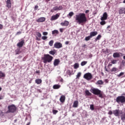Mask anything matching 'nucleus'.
I'll return each instance as SVG.
<instances>
[{"instance_id": "f257e3e1", "label": "nucleus", "mask_w": 125, "mask_h": 125, "mask_svg": "<svg viewBox=\"0 0 125 125\" xmlns=\"http://www.w3.org/2000/svg\"><path fill=\"white\" fill-rule=\"evenodd\" d=\"M75 21L78 24H83L86 23L87 19L84 13H80L79 15H76Z\"/></svg>"}, {"instance_id": "f03ea898", "label": "nucleus", "mask_w": 125, "mask_h": 125, "mask_svg": "<svg viewBox=\"0 0 125 125\" xmlns=\"http://www.w3.org/2000/svg\"><path fill=\"white\" fill-rule=\"evenodd\" d=\"M90 92L95 95H99L100 98H103V92L99 89L94 88L90 90Z\"/></svg>"}, {"instance_id": "7ed1b4c3", "label": "nucleus", "mask_w": 125, "mask_h": 125, "mask_svg": "<svg viewBox=\"0 0 125 125\" xmlns=\"http://www.w3.org/2000/svg\"><path fill=\"white\" fill-rule=\"evenodd\" d=\"M52 60H53V57L50 55H44V57L43 58V63H45V64H46V63H51V62H52Z\"/></svg>"}, {"instance_id": "20e7f679", "label": "nucleus", "mask_w": 125, "mask_h": 125, "mask_svg": "<svg viewBox=\"0 0 125 125\" xmlns=\"http://www.w3.org/2000/svg\"><path fill=\"white\" fill-rule=\"evenodd\" d=\"M17 110V107L14 104H11L8 106V110L6 111V114L9 113H15V111Z\"/></svg>"}, {"instance_id": "39448f33", "label": "nucleus", "mask_w": 125, "mask_h": 125, "mask_svg": "<svg viewBox=\"0 0 125 125\" xmlns=\"http://www.w3.org/2000/svg\"><path fill=\"white\" fill-rule=\"evenodd\" d=\"M116 102L118 104L124 105L125 103V97L124 96H119L116 99Z\"/></svg>"}, {"instance_id": "423d86ee", "label": "nucleus", "mask_w": 125, "mask_h": 125, "mask_svg": "<svg viewBox=\"0 0 125 125\" xmlns=\"http://www.w3.org/2000/svg\"><path fill=\"white\" fill-rule=\"evenodd\" d=\"M62 8H63V7H62V5L60 6H56L54 7L52 9H51L50 11L51 12H54V11H59L60 10H62Z\"/></svg>"}, {"instance_id": "0eeeda50", "label": "nucleus", "mask_w": 125, "mask_h": 125, "mask_svg": "<svg viewBox=\"0 0 125 125\" xmlns=\"http://www.w3.org/2000/svg\"><path fill=\"white\" fill-rule=\"evenodd\" d=\"M83 78L87 81H90V80H92V74L90 73H85L83 75Z\"/></svg>"}, {"instance_id": "6e6552de", "label": "nucleus", "mask_w": 125, "mask_h": 125, "mask_svg": "<svg viewBox=\"0 0 125 125\" xmlns=\"http://www.w3.org/2000/svg\"><path fill=\"white\" fill-rule=\"evenodd\" d=\"M113 113L115 117H120V115L123 114V111H121V112L120 113L119 109H115L113 111Z\"/></svg>"}, {"instance_id": "1a4fd4ad", "label": "nucleus", "mask_w": 125, "mask_h": 125, "mask_svg": "<svg viewBox=\"0 0 125 125\" xmlns=\"http://www.w3.org/2000/svg\"><path fill=\"white\" fill-rule=\"evenodd\" d=\"M62 43L59 42H56L54 44V47H55V48L59 49V48H62Z\"/></svg>"}, {"instance_id": "9d476101", "label": "nucleus", "mask_w": 125, "mask_h": 125, "mask_svg": "<svg viewBox=\"0 0 125 125\" xmlns=\"http://www.w3.org/2000/svg\"><path fill=\"white\" fill-rule=\"evenodd\" d=\"M25 44V40H22L21 42L17 43V45L20 48L23 47V45Z\"/></svg>"}, {"instance_id": "9b49d317", "label": "nucleus", "mask_w": 125, "mask_h": 125, "mask_svg": "<svg viewBox=\"0 0 125 125\" xmlns=\"http://www.w3.org/2000/svg\"><path fill=\"white\" fill-rule=\"evenodd\" d=\"M107 18H108V14L106 12H104L103 15V17L101 18V21L107 20Z\"/></svg>"}, {"instance_id": "f8f14e48", "label": "nucleus", "mask_w": 125, "mask_h": 125, "mask_svg": "<svg viewBox=\"0 0 125 125\" xmlns=\"http://www.w3.org/2000/svg\"><path fill=\"white\" fill-rule=\"evenodd\" d=\"M60 15L58 14H56L55 15H53L52 16V17L50 19L51 21H54V20H57L58 18H59V17Z\"/></svg>"}, {"instance_id": "ddd939ff", "label": "nucleus", "mask_w": 125, "mask_h": 125, "mask_svg": "<svg viewBox=\"0 0 125 125\" xmlns=\"http://www.w3.org/2000/svg\"><path fill=\"white\" fill-rule=\"evenodd\" d=\"M60 64V60L59 59H56L54 61L53 65L55 67L58 66Z\"/></svg>"}, {"instance_id": "4468645a", "label": "nucleus", "mask_w": 125, "mask_h": 125, "mask_svg": "<svg viewBox=\"0 0 125 125\" xmlns=\"http://www.w3.org/2000/svg\"><path fill=\"white\" fill-rule=\"evenodd\" d=\"M112 66H113V63L111 62H109L107 65V68H107V66H105V69L106 72H110V67H112Z\"/></svg>"}, {"instance_id": "2eb2a0df", "label": "nucleus", "mask_w": 125, "mask_h": 125, "mask_svg": "<svg viewBox=\"0 0 125 125\" xmlns=\"http://www.w3.org/2000/svg\"><path fill=\"white\" fill-rule=\"evenodd\" d=\"M6 7L8 8H11V0H7L6 1Z\"/></svg>"}, {"instance_id": "dca6fc26", "label": "nucleus", "mask_w": 125, "mask_h": 125, "mask_svg": "<svg viewBox=\"0 0 125 125\" xmlns=\"http://www.w3.org/2000/svg\"><path fill=\"white\" fill-rule=\"evenodd\" d=\"M98 32L97 31H92L90 33V36L91 38L92 37H95V36H97Z\"/></svg>"}, {"instance_id": "f3484780", "label": "nucleus", "mask_w": 125, "mask_h": 125, "mask_svg": "<svg viewBox=\"0 0 125 125\" xmlns=\"http://www.w3.org/2000/svg\"><path fill=\"white\" fill-rule=\"evenodd\" d=\"M66 100V97L64 95H62L60 98V101L61 103H64L65 100Z\"/></svg>"}, {"instance_id": "a211bd4d", "label": "nucleus", "mask_w": 125, "mask_h": 125, "mask_svg": "<svg viewBox=\"0 0 125 125\" xmlns=\"http://www.w3.org/2000/svg\"><path fill=\"white\" fill-rule=\"evenodd\" d=\"M119 14H125V7H122L119 10Z\"/></svg>"}, {"instance_id": "6ab92c4d", "label": "nucleus", "mask_w": 125, "mask_h": 125, "mask_svg": "<svg viewBox=\"0 0 125 125\" xmlns=\"http://www.w3.org/2000/svg\"><path fill=\"white\" fill-rule=\"evenodd\" d=\"M61 26L66 27L69 25V21H64L63 22L61 23Z\"/></svg>"}, {"instance_id": "aec40b11", "label": "nucleus", "mask_w": 125, "mask_h": 125, "mask_svg": "<svg viewBox=\"0 0 125 125\" xmlns=\"http://www.w3.org/2000/svg\"><path fill=\"white\" fill-rule=\"evenodd\" d=\"M37 22H44L45 21V18L44 17H41L38 20H36Z\"/></svg>"}, {"instance_id": "412c9836", "label": "nucleus", "mask_w": 125, "mask_h": 125, "mask_svg": "<svg viewBox=\"0 0 125 125\" xmlns=\"http://www.w3.org/2000/svg\"><path fill=\"white\" fill-rule=\"evenodd\" d=\"M113 56L114 58H119L121 57V55L120 54V53L116 52L113 53Z\"/></svg>"}, {"instance_id": "4be33fe9", "label": "nucleus", "mask_w": 125, "mask_h": 125, "mask_svg": "<svg viewBox=\"0 0 125 125\" xmlns=\"http://www.w3.org/2000/svg\"><path fill=\"white\" fill-rule=\"evenodd\" d=\"M79 106V101H75L73 103V108H77Z\"/></svg>"}, {"instance_id": "5701e85b", "label": "nucleus", "mask_w": 125, "mask_h": 125, "mask_svg": "<svg viewBox=\"0 0 125 125\" xmlns=\"http://www.w3.org/2000/svg\"><path fill=\"white\" fill-rule=\"evenodd\" d=\"M4 78H5V74L0 71V79H4Z\"/></svg>"}, {"instance_id": "b1692460", "label": "nucleus", "mask_w": 125, "mask_h": 125, "mask_svg": "<svg viewBox=\"0 0 125 125\" xmlns=\"http://www.w3.org/2000/svg\"><path fill=\"white\" fill-rule=\"evenodd\" d=\"M35 83L37 84H41L42 83V81L41 79H37L35 80Z\"/></svg>"}, {"instance_id": "393cba45", "label": "nucleus", "mask_w": 125, "mask_h": 125, "mask_svg": "<svg viewBox=\"0 0 125 125\" xmlns=\"http://www.w3.org/2000/svg\"><path fill=\"white\" fill-rule=\"evenodd\" d=\"M60 87H61V85L59 84H55L53 86L54 89H59Z\"/></svg>"}, {"instance_id": "a878e982", "label": "nucleus", "mask_w": 125, "mask_h": 125, "mask_svg": "<svg viewBox=\"0 0 125 125\" xmlns=\"http://www.w3.org/2000/svg\"><path fill=\"white\" fill-rule=\"evenodd\" d=\"M52 34L53 36H56L59 34V32L57 30H54L52 31Z\"/></svg>"}, {"instance_id": "bb28decb", "label": "nucleus", "mask_w": 125, "mask_h": 125, "mask_svg": "<svg viewBox=\"0 0 125 125\" xmlns=\"http://www.w3.org/2000/svg\"><path fill=\"white\" fill-rule=\"evenodd\" d=\"M125 113L121 115V120L123 121V122H125V108H124Z\"/></svg>"}, {"instance_id": "cd10ccee", "label": "nucleus", "mask_w": 125, "mask_h": 125, "mask_svg": "<svg viewBox=\"0 0 125 125\" xmlns=\"http://www.w3.org/2000/svg\"><path fill=\"white\" fill-rule=\"evenodd\" d=\"M55 53H56V50L54 49L53 51H50L49 52V54L51 55H55Z\"/></svg>"}, {"instance_id": "c85d7f7f", "label": "nucleus", "mask_w": 125, "mask_h": 125, "mask_svg": "<svg viewBox=\"0 0 125 125\" xmlns=\"http://www.w3.org/2000/svg\"><path fill=\"white\" fill-rule=\"evenodd\" d=\"M85 95H86L87 96H91V93L89 92V91L88 90H86L85 91Z\"/></svg>"}, {"instance_id": "c756f323", "label": "nucleus", "mask_w": 125, "mask_h": 125, "mask_svg": "<svg viewBox=\"0 0 125 125\" xmlns=\"http://www.w3.org/2000/svg\"><path fill=\"white\" fill-rule=\"evenodd\" d=\"M102 36L101 35H99L95 39V42H97V41H99V40H100V39H101L102 38Z\"/></svg>"}, {"instance_id": "7c9ffc66", "label": "nucleus", "mask_w": 125, "mask_h": 125, "mask_svg": "<svg viewBox=\"0 0 125 125\" xmlns=\"http://www.w3.org/2000/svg\"><path fill=\"white\" fill-rule=\"evenodd\" d=\"M74 69H78L79 67H80V64H79V63L76 62L74 64Z\"/></svg>"}, {"instance_id": "2f4dec72", "label": "nucleus", "mask_w": 125, "mask_h": 125, "mask_svg": "<svg viewBox=\"0 0 125 125\" xmlns=\"http://www.w3.org/2000/svg\"><path fill=\"white\" fill-rule=\"evenodd\" d=\"M104 82L102 80H99L97 82L96 84H103Z\"/></svg>"}, {"instance_id": "473e14b6", "label": "nucleus", "mask_w": 125, "mask_h": 125, "mask_svg": "<svg viewBox=\"0 0 125 125\" xmlns=\"http://www.w3.org/2000/svg\"><path fill=\"white\" fill-rule=\"evenodd\" d=\"M53 43H54V41H53V40H51V41L49 42V45H50V46H52V45H53Z\"/></svg>"}, {"instance_id": "72a5a7b5", "label": "nucleus", "mask_w": 125, "mask_h": 125, "mask_svg": "<svg viewBox=\"0 0 125 125\" xmlns=\"http://www.w3.org/2000/svg\"><path fill=\"white\" fill-rule=\"evenodd\" d=\"M87 64V61H83L81 62V66H84V65H86Z\"/></svg>"}, {"instance_id": "f704fd0d", "label": "nucleus", "mask_w": 125, "mask_h": 125, "mask_svg": "<svg viewBox=\"0 0 125 125\" xmlns=\"http://www.w3.org/2000/svg\"><path fill=\"white\" fill-rule=\"evenodd\" d=\"M110 71L111 72H117L118 71V69L116 67H113Z\"/></svg>"}, {"instance_id": "c9c22d12", "label": "nucleus", "mask_w": 125, "mask_h": 125, "mask_svg": "<svg viewBox=\"0 0 125 125\" xmlns=\"http://www.w3.org/2000/svg\"><path fill=\"white\" fill-rule=\"evenodd\" d=\"M91 39V37L90 36V35L88 37H86L85 38V41H86V42L89 41L90 39Z\"/></svg>"}, {"instance_id": "e433bc0d", "label": "nucleus", "mask_w": 125, "mask_h": 125, "mask_svg": "<svg viewBox=\"0 0 125 125\" xmlns=\"http://www.w3.org/2000/svg\"><path fill=\"white\" fill-rule=\"evenodd\" d=\"M16 55L19 54L20 53V49H17L15 50Z\"/></svg>"}, {"instance_id": "4c0bfd02", "label": "nucleus", "mask_w": 125, "mask_h": 125, "mask_svg": "<svg viewBox=\"0 0 125 125\" xmlns=\"http://www.w3.org/2000/svg\"><path fill=\"white\" fill-rule=\"evenodd\" d=\"M100 24L102 26H103L106 24V21H102L100 22Z\"/></svg>"}, {"instance_id": "58836bf2", "label": "nucleus", "mask_w": 125, "mask_h": 125, "mask_svg": "<svg viewBox=\"0 0 125 125\" xmlns=\"http://www.w3.org/2000/svg\"><path fill=\"white\" fill-rule=\"evenodd\" d=\"M90 110H91L92 111H93L94 110V105L93 104H91L90 105Z\"/></svg>"}, {"instance_id": "ea45409f", "label": "nucleus", "mask_w": 125, "mask_h": 125, "mask_svg": "<svg viewBox=\"0 0 125 125\" xmlns=\"http://www.w3.org/2000/svg\"><path fill=\"white\" fill-rule=\"evenodd\" d=\"M36 35L39 38H42V34L40 32H37Z\"/></svg>"}, {"instance_id": "a19ab883", "label": "nucleus", "mask_w": 125, "mask_h": 125, "mask_svg": "<svg viewBox=\"0 0 125 125\" xmlns=\"http://www.w3.org/2000/svg\"><path fill=\"white\" fill-rule=\"evenodd\" d=\"M81 76H82V73L79 72V73L77 74V79H79V78H80V77H81Z\"/></svg>"}, {"instance_id": "79ce46f5", "label": "nucleus", "mask_w": 125, "mask_h": 125, "mask_svg": "<svg viewBox=\"0 0 125 125\" xmlns=\"http://www.w3.org/2000/svg\"><path fill=\"white\" fill-rule=\"evenodd\" d=\"M125 75V72H121L119 75H117L118 77H122V76H124Z\"/></svg>"}, {"instance_id": "37998d69", "label": "nucleus", "mask_w": 125, "mask_h": 125, "mask_svg": "<svg viewBox=\"0 0 125 125\" xmlns=\"http://www.w3.org/2000/svg\"><path fill=\"white\" fill-rule=\"evenodd\" d=\"M68 15H69V16H70V17H72V16H73V15H74V12H69Z\"/></svg>"}, {"instance_id": "c03bdc74", "label": "nucleus", "mask_w": 125, "mask_h": 125, "mask_svg": "<svg viewBox=\"0 0 125 125\" xmlns=\"http://www.w3.org/2000/svg\"><path fill=\"white\" fill-rule=\"evenodd\" d=\"M57 113H58V110H53V113L54 114V115H56Z\"/></svg>"}, {"instance_id": "a18cd8bd", "label": "nucleus", "mask_w": 125, "mask_h": 125, "mask_svg": "<svg viewBox=\"0 0 125 125\" xmlns=\"http://www.w3.org/2000/svg\"><path fill=\"white\" fill-rule=\"evenodd\" d=\"M42 40H43V41H45V40H47V37L46 36H42Z\"/></svg>"}, {"instance_id": "49530a36", "label": "nucleus", "mask_w": 125, "mask_h": 125, "mask_svg": "<svg viewBox=\"0 0 125 125\" xmlns=\"http://www.w3.org/2000/svg\"><path fill=\"white\" fill-rule=\"evenodd\" d=\"M42 34L43 36H47V35H48L47 32H43Z\"/></svg>"}, {"instance_id": "de8ad7c7", "label": "nucleus", "mask_w": 125, "mask_h": 125, "mask_svg": "<svg viewBox=\"0 0 125 125\" xmlns=\"http://www.w3.org/2000/svg\"><path fill=\"white\" fill-rule=\"evenodd\" d=\"M108 114V115H113V111H112V110H109Z\"/></svg>"}, {"instance_id": "09e8293b", "label": "nucleus", "mask_w": 125, "mask_h": 125, "mask_svg": "<svg viewBox=\"0 0 125 125\" xmlns=\"http://www.w3.org/2000/svg\"><path fill=\"white\" fill-rule=\"evenodd\" d=\"M66 73H67V75H71V74H72L71 73V71H70V70H67Z\"/></svg>"}, {"instance_id": "8fccbe9b", "label": "nucleus", "mask_w": 125, "mask_h": 125, "mask_svg": "<svg viewBox=\"0 0 125 125\" xmlns=\"http://www.w3.org/2000/svg\"><path fill=\"white\" fill-rule=\"evenodd\" d=\"M112 64H116L117 63V60H113L111 62Z\"/></svg>"}, {"instance_id": "3c124183", "label": "nucleus", "mask_w": 125, "mask_h": 125, "mask_svg": "<svg viewBox=\"0 0 125 125\" xmlns=\"http://www.w3.org/2000/svg\"><path fill=\"white\" fill-rule=\"evenodd\" d=\"M3 28V25L1 24H0V30H2Z\"/></svg>"}, {"instance_id": "603ef678", "label": "nucleus", "mask_w": 125, "mask_h": 125, "mask_svg": "<svg viewBox=\"0 0 125 125\" xmlns=\"http://www.w3.org/2000/svg\"><path fill=\"white\" fill-rule=\"evenodd\" d=\"M38 8H39V6L38 5H35V7H34V9L35 10H37L38 9Z\"/></svg>"}, {"instance_id": "864d4df0", "label": "nucleus", "mask_w": 125, "mask_h": 125, "mask_svg": "<svg viewBox=\"0 0 125 125\" xmlns=\"http://www.w3.org/2000/svg\"><path fill=\"white\" fill-rule=\"evenodd\" d=\"M21 34H22V32L21 31H19L17 32L16 35H21Z\"/></svg>"}, {"instance_id": "5fc2aeb1", "label": "nucleus", "mask_w": 125, "mask_h": 125, "mask_svg": "<svg viewBox=\"0 0 125 125\" xmlns=\"http://www.w3.org/2000/svg\"><path fill=\"white\" fill-rule=\"evenodd\" d=\"M60 31L61 32V33H63V31H64V29L63 28H60Z\"/></svg>"}, {"instance_id": "6e6d98bb", "label": "nucleus", "mask_w": 125, "mask_h": 125, "mask_svg": "<svg viewBox=\"0 0 125 125\" xmlns=\"http://www.w3.org/2000/svg\"><path fill=\"white\" fill-rule=\"evenodd\" d=\"M4 96H0V100H1L3 99Z\"/></svg>"}, {"instance_id": "4d7b16f0", "label": "nucleus", "mask_w": 125, "mask_h": 125, "mask_svg": "<svg viewBox=\"0 0 125 125\" xmlns=\"http://www.w3.org/2000/svg\"><path fill=\"white\" fill-rule=\"evenodd\" d=\"M122 64H123V65H125V60H123L122 61Z\"/></svg>"}, {"instance_id": "13d9d810", "label": "nucleus", "mask_w": 125, "mask_h": 125, "mask_svg": "<svg viewBox=\"0 0 125 125\" xmlns=\"http://www.w3.org/2000/svg\"><path fill=\"white\" fill-rule=\"evenodd\" d=\"M69 42H70L69 41H66V42H65V44H66V45H68V44H69Z\"/></svg>"}, {"instance_id": "bf43d9fd", "label": "nucleus", "mask_w": 125, "mask_h": 125, "mask_svg": "<svg viewBox=\"0 0 125 125\" xmlns=\"http://www.w3.org/2000/svg\"><path fill=\"white\" fill-rule=\"evenodd\" d=\"M105 82L106 83H109V80L108 79H105Z\"/></svg>"}, {"instance_id": "052dcab7", "label": "nucleus", "mask_w": 125, "mask_h": 125, "mask_svg": "<svg viewBox=\"0 0 125 125\" xmlns=\"http://www.w3.org/2000/svg\"><path fill=\"white\" fill-rule=\"evenodd\" d=\"M60 82H61V83H63V79L61 78V79H60Z\"/></svg>"}, {"instance_id": "680f3d73", "label": "nucleus", "mask_w": 125, "mask_h": 125, "mask_svg": "<svg viewBox=\"0 0 125 125\" xmlns=\"http://www.w3.org/2000/svg\"><path fill=\"white\" fill-rule=\"evenodd\" d=\"M89 12V10H87L85 11V13H88Z\"/></svg>"}, {"instance_id": "e2e57ef3", "label": "nucleus", "mask_w": 125, "mask_h": 125, "mask_svg": "<svg viewBox=\"0 0 125 125\" xmlns=\"http://www.w3.org/2000/svg\"><path fill=\"white\" fill-rule=\"evenodd\" d=\"M36 74H40V70H37L36 71Z\"/></svg>"}, {"instance_id": "0e129e2a", "label": "nucleus", "mask_w": 125, "mask_h": 125, "mask_svg": "<svg viewBox=\"0 0 125 125\" xmlns=\"http://www.w3.org/2000/svg\"><path fill=\"white\" fill-rule=\"evenodd\" d=\"M89 58H91L92 57V54H90V55H89Z\"/></svg>"}, {"instance_id": "69168bd1", "label": "nucleus", "mask_w": 125, "mask_h": 125, "mask_svg": "<svg viewBox=\"0 0 125 125\" xmlns=\"http://www.w3.org/2000/svg\"><path fill=\"white\" fill-rule=\"evenodd\" d=\"M31 124V122L28 123L26 125H30Z\"/></svg>"}, {"instance_id": "338daca9", "label": "nucleus", "mask_w": 125, "mask_h": 125, "mask_svg": "<svg viewBox=\"0 0 125 125\" xmlns=\"http://www.w3.org/2000/svg\"><path fill=\"white\" fill-rule=\"evenodd\" d=\"M36 40H37V41H40V39H39V38H38V37L36 38Z\"/></svg>"}, {"instance_id": "774afa93", "label": "nucleus", "mask_w": 125, "mask_h": 125, "mask_svg": "<svg viewBox=\"0 0 125 125\" xmlns=\"http://www.w3.org/2000/svg\"><path fill=\"white\" fill-rule=\"evenodd\" d=\"M123 59H124V60H125V56H123Z\"/></svg>"}]
</instances>
